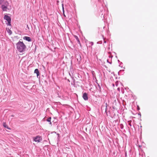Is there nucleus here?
I'll return each instance as SVG.
<instances>
[{
  "mask_svg": "<svg viewBox=\"0 0 157 157\" xmlns=\"http://www.w3.org/2000/svg\"><path fill=\"white\" fill-rule=\"evenodd\" d=\"M17 50L20 52L25 51L26 47L23 42L19 41L16 44Z\"/></svg>",
  "mask_w": 157,
  "mask_h": 157,
  "instance_id": "obj_1",
  "label": "nucleus"
},
{
  "mask_svg": "<svg viewBox=\"0 0 157 157\" xmlns=\"http://www.w3.org/2000/svg\"><path fill=\"white\" fill-rule=\"evenodd\" d=\"M0 4L1 5V8L3 11H7L10 9L8 8L9 3L8 2L4 0H0ZM11 8H10L11 9Z\"/></svg>",
  "mask_w": 157,
  "mask_h": 157,
  "instance_id": "obj_2",
  "label": "nucleus"
},
{
  "mask_svg": "<svg viewBox=\"0 0 157 157\" xmlns=\"http://www.w3.org/2000/svg\"><path fill=\"white\" fill-rule=\"evenodd\" d=\"M4 19L7 21V23L6 24L8 25H11V19L9 16L6 15H5L4 16Z\"/></svg>",
  "mask_w": 157,
  "mask_h": 157,
  "instance_id": "obj_3",
  "label": "nucleus"
},
{
  "mask_svg": "<svg viewBox=\"0 0 157 157\" xmlns=\"http://www.w3.org/2000/svg\"><path fill=\"white\" fill-rule=\"evenodd\" d=\"M34 140L35 142H39L42 140V138L41 136H38L36 137H34L33 139Z\"/></svg>",
  "mask_w": 157,
  "mask_h": 157,
  "instance_id": "obj_4",
  "label": "nucleus"
},
{
  "mask_svg": "<svg viewBox=\"0 0 157 157\" xmlns=\"http://www.w3.org/2000/svg\"><path fill=\"white\" fill-rule=\"evenodd\" d=\"M23 39L29 42L32 41V39L29 37L25 36L23 37Z\"/></svg>",
  "mask_w": 157,
  "mask_h": 157,
  "instance_id": "obj_5",
  "label": "nucleus"
},
{
  "mask_svg": "<svg viewBox=\"0 0 157 157\" xmlns=\"http://www.w3.org/2000/svg\"><path fill=\"white\" fill-rule=\"evenodd\" d=\"M82 97H83V99L85 101H86V100H88V99L87 94V93H85L83 94Z\"/></svg>",
  "mask_w": 157,
  "mask_h": 157,
  "instance_id": "obj_6",
  "label": "nucleus"
},
{
  "mask_svg": "<svg viewBox=\"0 0 157 157\" xmlns=\"http://www.w3.org/2000/svg\"><path fill=\"white\" fill-rule=\"evenodd\" d=\"M34 73L36 74L37 76V77H38V76L40 75V73H39V72L38 69H35L34 71Z\"/></svg>",
  "mask_w": 157,
  "mask_h": 157,
  "instance_id": "obj_7",
  "label": "nucleus"
},
{
  "mask_svg": "<svg viewBox=\"0 0 157 157\" xmlns=\"http://www.w3.org/2000/svg\"><path fill=\"white\" fill-rule=\"evenodd\" d=\"M3 126H4V127L6 128L9 130L10 129V128L8 127V125L6 124V123L5 122L3 123Z\"/></svg>",
  "mask_w": 157,
  "mask_h": 157,
  "instance_id": "obj_8",
  "label": "nucleus"
},
{
  "mask_svg": "<svg viewBox=\"0 0 157 157\" xmlns=\"http://www.w3.org/2000/svg\"><path fill=\"white\" fill-rule=\"evenodd\" d=\"M75 38L76 39V40H77V41H78V43L80 45H81V43H80V40L78 37L76 36H75Z\"/></svg>",
  "mask_w": 157,
  "mask_h": 157,
  "instance_id": "obj_9",
  "label": "nucleus"
},
{
  "mask_svg": "<svg viewBox=\"0 0 157 157\" xmlns=\"http://www.w3.org/2000/svg\"><path fill=\"white\" fill-rule=\"evenodd\" d=\"M96 88L97 90L99 91H101V86L99 84H98V86H96Z\"/></svg>",
  "mask_w": 157,
  "mask_h": 157,
  "instance_id": "obj_10",
  "label": "nucleus"
},
{
  "mask_svg": "<svg viewBox=\"0 0 157 157\" xmlns=\"http://www.w3.org/2000/svg\"><path fill=\"white\" fill-rule=\"evenodd\" d=\"M51 117H50L46 121L49 122H50V121H51Z\"/></svg>",
  "mask_w": 157,
  "mask_h": 157,
  "instance_id": "obj_11",
  "label": "nucleus"
},
{
  "mask_svg": "<svg viewBox=\"0 0 157 157\" xmlns=\"http://www.w3.org/2000/svg\"><path fill=\"white\" fill-rule=\"evenodd\" d=\"M107 62L109 63L110 64H111V60H109V59H107Z\"/></svg>",
  "mask_w": 157,
  "mask_h": 157,
  "instance_id": "obj_12",
  "label": "nucleus"
},
{
  "mask_svg": "<svg viewBox=\"0 0 157 157\" xmlns=\"http://www.w3.org/2000/svg\"><path fill=\"white\" fill-rule=\"evenodd\" d=\"M8 32L10 35L12 33V32L10 30H9V31H8Z\"/></svg>",
  "mask_w": 157,
  "mask_h": 157,
  "instance_id": "obj_13",
  "label": "nucleus"
},
{
  "mask_svg": "<svg viewBox=\"0 0 157 157\" xmlns=\"http://www.w3.org/2000/svg\"><path fill=\"white\" fill-rule=\"evenodd\" d=\"M62 9H63V15H64V16L65 17V15L64 14V6H63V7H62Z\"/></svg>",
  "mask_w": 157,
  "mask_h": 157,
  "instance_id": "obj_14",
  "label": "nucleus"
},
{
  "mask_svg": "<svg viewBox=\"0 0 157 157\" xmlns=\"http://www.w3.org/2000/svg\"><path fill=\"white\" fill-rule=\"evenodd\" d=\"M105 106L104 105H102V106H101V109H102V110L103 109H105Z\"/></svg>",
  "mask_w": 157,
  "mask_h": 157,
  "instance_id": "obj_15",
  "label": "nucleus"
},
{
  "mask_svg": "<svg viewBox=\"0 0 157 157\" xmlns=\"http://www.w3.org/2000/svg\"><path fill=\"white\" fill-rule=\"evenodd\" d=\"M106 106H105V112H106V108H107V103H106L105 104Z\"/></svg>",
  "mask_w": 157,
  "mask_h": 157,
  "instance_id": "obj_16",
  "label": "nucleus"
},
{
  "mask_svg": "<svg viewBox=\"0 0 157 157\" xmlns=\"http://www.w3.org/2000/svg\"><path fill=\"white\" fill-rule=\"evenodd\" d=\"M109 58H112V57L113 56H112V55H109Z\"/></svg>",
  "mask_w": 157,
  "mask_h": 157,
  "instance_id": "obj_17",
  "label": "nucleus"
},
{
  "mask_svg": "<svg viewBox=\"0 0 157 157\" xmlns=\"http://www.w3.org/2000/svg\"><path fill=\"white\" fill-rule=\"evenodd\" d=\"M115 84L116 86H117L118 85V83L117 81L115 83Z\"/></svg>",
  "mask_w": 157,
  "mask_h": 157,
  "instance_id": "obj_18",
  "label": "nucleus"
},
{
  "mask_svg": "<svg viewBox=\"0 0 157 157\" xmlns=\"http://www.w3.org/2000/svg\"><path fill=\"white\" fill-rule=\"evenodd\" d=\"M90 44H91V45H93V42H91L90 43Z\"/></svg>",
  "mask_w": 157,
  "mask_h": 157,
  "instance_id": "obj_19",
  "label": "nucleus"
},
{
  "mask_svg": "<svg viewBox=\"0 0 157 157\" xmlns=\"http://www.w3.org/2000/svg\"><path fill=\"white\" fill-rule=\"evenodd\" d=\"M49 123L50 124L52 125V122H51V121H50V122H49Z\"/></svg>",
  "mask_w": 157,
  "mask_h": 157,
  "instance_id": "obj_20",
  "label": "nucleus"
},
{
  "mask_svg": "<svg viewBox=\"0 0 157 157\" xmlns=\"http://www.w3.org/2000/svg\"><path fill=\"white\" fill-rule=\"evenodd\" d=\"M106 43V41L105 40H104V43Z\"/></svg>",
  "mask_w": 157,
  "mask_h": 157,
  "instance_id": "obj_21",
  "label": "nucleus"
},
{
  "mask_svg": "<svg viewBox=\"0 0 157 157\" xmlns=\"http://www.w3.org/2000/svg\"><path fill=\"white\" fill-rule=\"evenodd\" d=\"M63 6H64V5L63 4H62V7H63Z\"/></svg>",
  "mask_w": 157,
  "mask_h": 157,
  "instance_id": "obj_22",
  "label": "nucleus"
},
{
  "mask_svg": "<svg viewBox=\"0 0 157 157\" xmlns=\"http://www.w3.org/2000/svg\"><path fill=\"white\" fill-rule=\"evenodd\" d=\"M11 116L12 117H14V115H11Z\"/></svg>",
  "mask_w": 157,
  "mask_h": 157,
  "instance_id": "obj_23",
  "label": "nucleus"
},
{
  "mask_svg": "<svg viewBox=\"0 0 157 157\" xmlns=\"http://www.w3.org/2000/svg\"><path fill=\"white\" fill-rule=\"evenodd\" d=\"M113 86H114V85L113 84Z\"/></svg>",
  "mask_w": 157,
  "mask_h": 157,
  "instance_id": "obj_24",
  "label": "nucleus"
},
{
  "mask_svg": "<svg viewBox=\"0 0 157 157\" xmlns=\"http://www.w3.org/2000/svg\"><path fill=\"white\" fill-rule=\"evenodd\" d=\"M121 128H123V127H122V126H121Z\"/></svg>",
  "mask_w": 157,
  "mask_h": 157,
  "instance_id": "obj_25",
  "label": "nucleus"
},
{
  "mask_svg": "<svg viewBox=\"0 0 157 157\" xmlns=\"http://www.w3.org/2000/svg\"><path fill=\"white\" fill-rule=\"evenodd\" d=\"M31 83V82H29L28 83V84H29V83Z\"/></svg>",
  "mask_w": 157,
  "mask_h": 157,
  "instance_id": "obj_26",
  "label": "nucleus"
}]
</instances>
